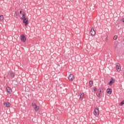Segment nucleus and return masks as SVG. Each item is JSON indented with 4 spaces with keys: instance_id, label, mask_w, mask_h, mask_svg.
<instances>
[{
    "instance_id": "2",
    "label": "nucleus",
    "mask_w": 124,
    "mask_h": 124,
    "mask_svg": "<svg viewBox=\"0 0 124 124\" xmlns=\"http://www.w3.org/2000/svg\"><path fill=\"white\" fill-rule=\"evenodd\" d=\"M93 114L94 116H96V117L99 114V110H98V108H95L94 110L93 111Z\"/></svg>"
},
{
    "instance_id": "19",
    "label": "nucleus",
    "mask_w": 124,
    "mask_h": 124,
    "mask_svg": "<svg viewBox=\"0 0 124 124\" xmlns=\"http://www.w3.org/2000/svg\"><path fill=\"white\" fill-rule=\"evenodd\" d=\"M117 38H118V36H117V35H115L113 37L114 40H117Z\"/></svg>"
},
{
    "instance_id": "16",
    "label": "nucleus",
    "mask_w": 124,
    "mask_h": 124,
    "mask_svg": "<svg viewBox=\"0 0 124 124\" xmlns=\"http://www.w3.org/2000/svg\"><path fill=\"white\" fill-rule=\"evenodd\" d=\"M84 94H84V93H82L80 95V99H83V97H84Z\"/></svg>"
},
{
    "instance_id": "12",
    "label": "nucleus",
    "mask_w": 124,
    "mask_h": 124,
    "mask_svg": "<svg viewBox=\"0 0 124 124\" xmlns=\"http://www.w3.org/2000/svg\"><path fill=\"white\" fill-rule=\"evenodd\" d=\"M99 90H100V92H98V93H97V95L98 97H100L101 96V89H99Z\"/></svg>"
},
{
    "instance_id": "15",
    "label": "nucleus",
    "mask_w": 124,
    "mask_h": 124,
    "mask_svg": "<svg viewBox=\"0 0 124 124\" xmlns=\"http://www.w3.org/2000/svg\"><path fill=\"white\" fill-rule=\"evenodd\" d=\"M93 84V81L90 80L89 81V85H90V88H92Z\"/></svg>"
},
{
    "instance_id": "10",
    "label": "nucleus",
    "mask_w": 124,
    "mask_h": 124,
    "mask_svg": "<svg viewBox=\"0 0 124 124\" xmlns=\"http://www.w3.org/2000/svg\"><path fill=\"white\" fill-rule=\"evenodd\" d=\"M20 19H21V20H24V19H26V14L25 13V12H23L22 13V16L20 18Z\"/></svg>"
},
{
    "instance_id": "24",
    "label": "nucleus",
    "mask_w": 124,
    "mask_h": 124,
    "mask_svg": "<svg viewBox=\"0 0 124 124\" xmlns=\"http://www.w3.org/2000/svg\"><path fill=\"white\" fill-rule=\"evenodd\" d=\"M45 76H45L44 78H45Z\"/></svg>"
},
{
    "instance_id": "9",
    "label": "nucleus",
    "mask_w": 124,
    "mask_h": 124,
    "mask_svg": "<svg viewBox=\"0 0 124 124\" xmlns=\"http://www.w3.org/2000/svg\"><path fill=\"white\" fill-rule=\"evenodd\" d=\"M7 92L8 93H12V91H11V89L9 87H7L6 88Z\"/></svg>"
},
{
    "instance_id": "14",
    "label": "nucleus",
    "mask_w": 124,
    "mask_h": 124,
    "mask_svg": "<svg viewBox=\"0 0 124 124\" xmlns=\"http://www.w3.org/2000/svg\"><path fill=\"white\" fill-rule=\"evenodd\" d=\"M4 105H6V107H10V103L7 102L4 103Z\"/></svg>"
},
{
    "instance_id": "21",
    "label": "nucleus",
    "mask_w": 124,
    "mask_h": 124,
    "mask_svg": "<svg viewBox=\"0 0 124 124\" xmlns=\"http://www.w3.org/2000/svg\"><path fill=\"white\" fill-rule=\"evenodd\" d=\"M19 13H20V14H22V11H20L19 12Z\"/></svg>"
},
{
    "instance_id": "23",
    "label": "nucleus",
    "mask_w": 124,
    "mask_h": 124,
    "mask_svg": "<svg viewBox=\"0 0 124 124\" xmlns=\"http://www.w3.org/2000/svg\"><path fill=\"white\" fill-rule=\"evenodd\" d=\"M108 40V39L106 38V41H107Z\"/></svg>"
},
{
    "instance_id": "3",
    "label": "nucleus",
    "mask_w": 124,
    "mask_h": 124,
    "mask_svg": "<svg viewBox=\"0 0 124 124\" xmlns=\"http://www.w3.org/2000/svg\"><path fill=\"white\" fill-rule=\"evenodd\" d=\"M20 39L22 42H25V41L27 40L26 36H25L24 35H21L20 36Z\"/></svg>"
},
{
    "instance_id": "4",
    "label": "nucleus",
    "mask_w": 124,
    "mask_h": 124,
    "mask_svg": "<svg viewBox=\"0 0 124 124\" xmlns=\"http://www.w3.org/2000/svg\"><path fill=\"white\" fill-rule=\"evenodd\" d=\"M68 79L69 81H72L73 80H74V76L72 74H70L69 75Z\"/></svg>"
},
{
    "instance_id": "20",
    "label": "nucleus",
    "mask_w": 124,
    "mask_h": 124,
    "mask_svg": "<svg viewBox=\"0 0 124 124\" xmlns=\"http://www.w3.org/2000/svg\"><path fill=\"white\" fill-rule=\"evenodd\" d=\"M93 90L94 92H96V91H97V89H96V88H94Z\"/></svg>"
},
{
    "instance_id": "1",
    "label": "nucleus",
    "mask_w": 124,
    "mask_h": 124,
    "mask_svg": "<svg viewBox=\"0 0 124 124\" xmlns=\"http://www.w3.org/2000/svg\"><path fill=\"white\" fill-rule=\"evenodd\" d=\"M31 105L36 112L39 110V106H37L36 103H32Z\"/></svg>"
},
{
    "instance_id": "22",
    "label": "nucleus",
    "mask_w": 124,
    "mask_h": 124,
    "mask_svg": "<svg viewBox=\"0 0 124 124\" xmlns=\"http://www.w3.org/2000/svg\"><path fill=\"white\" fill-rule=\"evenodd\" d=\"M122 22H123V23H124V18L122 19Z\"/></svg>"
},
{
    "instance_id": "5",
    "label": "nucleus",
    "mask_w": 124,
    "mask_h": 124,
    "mask_svg": "<svg viewBox=\"0 0 124 124\" xmlns=\"http://www.w3.org/2000/svg\"><path fill=\"white\" fill-rule=\"evenodd\" d=\"M23 23L25 24V26H27V25H28V24H29V20H28V19L27 18H24L23 19Z\"/></svg>"
},
{
    "instance_id": "18",
    "label": "nucleus",
    "mask_w": 124,
    "mask_h": 124,
    "mask_svg": "<svg viewBox=\"0 0 124 124\" xmlns=\"http://www.w3.org/2000/svg\"><path fill=\"white\" fill-rule=\"evenodd\" d=\"M124 100H123L122 102H121L120 103V106H122V105H124Z\"/></svg>"
},
{
    "instance_id": "11",
    "label": "nucleus",
    "mask_w": 124,
    "mask_h": 124,
    "mask_svg": "<svg viewBox=\"0 0 124 124\" xmlns=\"http://www.w3.org/2000/svg\"><path fill=\"white\" fill-rule=\"evenodd\" d=\"M8 75H10L11 78H13V77H14L15 75H14V73H12V72H9L8 73Z\"/></svg>"
},
{
    "instance_id": "7",
    "label": "nucleus",
    "mask_w": 124,
    "mask_h": 124,
    "mask_svg": "<svg viewBox=\"0 0 124 124\" xmlns=\"http://www.w3.org/2000/svg\"><path fill=\"white\" fill-rule=\"evenodd\" d=\"M117 70V71H121V65L119 63L116 64Z\"/></svg>"
},
{
    "instance_id": "8",
    "label": "nucleus",
    "mask_w": 124,
    "mask_h": 124,
    "mask_svg": "<svg viewBox=\"0 0 124 124\" xmlns=\"http://www.w3.org/2000/svg\"><path fill=\"white\" fill-rule=\"evenodd\" d=\"M107 93L108 94H111L112 93V89L111 88H108L107 90Z\"/></svg>"
},
{
    "instance_id": "6",
    "label": "nucleus",
    "mask_w": 124,
    "mask_h": 124,
    "mask_svg": "<svg viewBox=\"0 0 124 124\" xmlns=\"http://www.w3.org/2000/svg\"><path fill=\"white\" fill-rule=\"evenodd\" d=\"M90 33L91 35H94L96 33L95 31H94V29L93 28H92L91 30L90 31Z\"/></svg>"
},
{
    "instance_id": "17",
    "label": "nucleus",
    "mask_w": 124,
    "mask_h": 124,
    "mask_svg": "<svg viewBox=\"0 0 124 124\" xmlns=\"http://www.w3.org/2000/svg\"><path fill=\"white\" fill-rule=\"evenodd\" d=\"M3 20V16L0 15V21H2Z\"/></svg>"
},
{
    "instance_id": "13",
    "label": "nucleus",
    "mask_w": 124,
    "mask_h": 124,
    "mask_svg": "<svg viewBox=\"0 0 124 124\" xmlns=\"http://www.w3.org/2000/svg\"><path fill=\"white\" fill-rule=\"evenodd\" d=\"M114 83V79L113 78H111V80L109 81L108 84L109 86H112V84Z\"/></svg>"
}]
</instances>
